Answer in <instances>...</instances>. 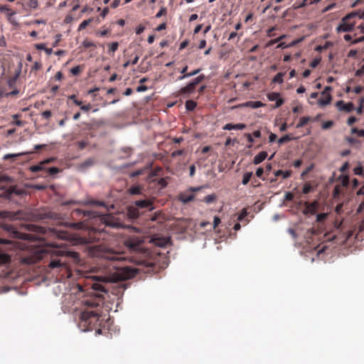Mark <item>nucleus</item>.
Wrapping results in <instances>:
<instances>
[{
  "label": "nucleus",
  "mask_w": 364,
  "mask_h": 364,
  "mask_svg": "<svg viewBox=\"0 0 364 364\" xmlns=\"http://www.w3.org/2000/svg\"><path fill=\"white\" fill-rule=\"evenodd\" d=\"M194 196L193 194L183 193L180 195L179 199L184 203H187L193 200Z\"/></svg>",
  "instance_id": "nucleus-22"
},
{
  "label": "nucleus",
  "mask_w": 364,
  "mask_h": 364,
  "mask_svg": "<svg viewBox=\"0 0 364 364\" xmlns=\"http://www.w3.org/2000/svg\"><path fill=\"white\" fill-rule=\"evenodd\" d=\"M196 87L191 83H188L186 86L180 90L181 95H190L194 92Z\"/></svg>",
  "instance_id": "nucleus-15"
},
{
  "label": "nucleus",
  "mask_w": 364,
  "mask_h": 364,
  "mask_svg": "<svg viewBox=\"0 0 364 364\" xmlns=\"http://www.w3.org/2000/svg\"><path fill=\"white\" fill-rule=\"evenodd\" d=\"M90 254L100 259L99 264L103 266L107 273L116 274V279H124L130 276L124 275L129 269L124 264L125 259L120 252L105 245H96L91 248Z\"/></svg>",
  "instance_id": "nucleus-1"
},
{
  "label": "nucleus",
  "mask_w": 364,
  "mask_h": 364,
  "mask_svg": "<svg viewBox=\"0 0 364 364\" xmlns=\"http://www.w3.org/2000/svg\"><path fill=\"white\" fill-rule=\"evenodd\" d=\"M311 120L310 117H302L299 119V123L296 124V127L297 129L304 127L308 122Z\"/></svg>",
  "instance_id": "nucleus-27"
},
{
  "label": "nucleus",
  "mask_w": 364,
  "mask_h": 364,
  "mask_svg": "<svg viewBox=\"0 0 364 364\" xmlns=\"http://www.w3.org/2000/svg\"><path fill=\"white\" fill-rule=\"evenodd\" d=\"M4 191L0 196L8 200H11L14 196H21L24 193V191L18 188L17 186H10L9 187H0Z\"/></svg>",
  "instance_id": "nucleus-6"
},
{
  "label": "nucleus",
  "mask_w": 364,
  "mask_h": 364,
  "mask_svg": "<svg viewBox=\"0 0 364 364\" xmlns=\"http://www.w3.org/2000/svg\"><path fill=\"white\" fill-rule=\"evenodd\" d=\"M11 261V257L5 253H0V264H7Z\"/></svg>",
  "instance_id": "nucleus-23"
},
{
  "label": "nucleus",
  "mask_w": 364,
  "mask_h": 364,
  "mask_svg": "<svg viewBox=\"0 0 364 364\" xmlns=\"http://www.w3.org/2000/svg\"><path fill=\"white\" fill-rule=\"evenodd\" d=\"M267 157V153L266 151H261L254 157L253 163L257 165L262 163Z\"/></svg>",
  "instance_id": "nucleus-16"
},
{
  "label": "nucleus",
  "mask_w": 364,
  "mask_h": 364,
  "mask_svg": "<svg viewBox=\"0 0 364 364\" xmlns=\"http://www.w3.org/2000/svg\"><path fill=\"white\" fill-rule=\"evenodd\" d=\"M86 306L85 311L81 313L79 323L82 331H92L101 325V306L104 303V297L102 294H95L91 295L82 301Z\"/></svg>",
  "instance_id": "nucleus-2"
},
{
  "label": "nucleus",
  "mask_w": 364,
  "mask_h": 364,
  "mask_svg": "<svg viewBox=\"0 0 364 364\" xmlns=\"http://www.w3.org/2000/svg\"><path fill=\"white\" fill-rule=\"evenodd\" d=\"M341 193V187L340 185H336L333 191V198H337Z\"/></svg>",
  "instance_id": "nucleus-42"
},
{
  "label": "nucleus",
  "mask_w": 364,
  "mask_h": 364,
  "mask_svg": "<svg viewBox=\"0 0 364 364\" xmlns=\"http://www.w3.org/2000/svg\"><path fill=\"white\" fill-rule=\"evenodd\" d=\"M166 14H167L166 8L164 6H162L160 9V10L159 11V12L156 14L155 17L159 18L161 17L162 16L166 15Z\"/></svg>",
  "instance_id": "nucleus-43"
},
{
  "label": "nucleus",
  "mask_w": 364,
  "mask_h": 364,
  "mask_svg": "<svg viewBox=\"0 0 364 364\" xmlns=\"http://www.w3.org/2000/svg\"><path fill=\"white\" fill-rule=\"evenodd\" d=\"M145 30V26H144L143 25H139L137 26L136 29V33L137 35H139L141 33H142Z\"/></svg>",
  "instance_id": "nucleus-64"
},
{
  "label": "nucleus",
  "mask_w": 364,
  "mask_h": 364,
  "mask_svg": "<svg viewBox=\"0 0 364 364\" xmlns=\"http://www.w3.org/2000/svg\"><path fill=\"white\" fill-rule=\"evenodd\" d=\"M284 101L280 97L276 100L274 108H278L284 104Z\"/></svg>",
  "instance_id": "nucleus-60"
},
{
  "label": "nucleus",
  "mask_w": 364,
  "mask_h": 364,
  "mask_svg": "<svg viewBox=\"0 0 364 364\" xmlns=\"http://www.w3.org/2000/svg\"><path fill=\"white\" fill-rule=\"evenodd\" d=\"M76 144H77L78 149L80 150L85 149L88 144L87 141H85V140L77 141Z\"/></svg>",
  "instance_id": "nucleus-49"
},
{
  "label": "nucleus",
  "mask_w": 364,
  "mask_h": 364,
  "mask_svg": "<svg viewBox=\"0 0 364 364\" xmlns=\"http://www.w3.org/2000/svg\"><path fill=\"white\" fill-rule=\"evenodd\" d=\"M59 171H60V169L57 167H50V168H47V171H46V172H48L49 175L56 174V173H59Z\"/></svg>",
  "instance_id": "nucleus-47"
},
{
  "label": "nucleus",
  "mask_w": 364,
  "mask_h": 364,
  "mask_svg": "<svg viewBox=\"0 0 364 364\" xmlns=\"http://www.w3.org/2000/svg\"><path fill=\"white\" fill-rule=\"evenodd\" d=\"M297 138L293 137L291 134H286L278 139V144L282 145L289 141L296 139Z\"/></svg>",
  "instance_id": "nucleus-25"
},
{
  "label": "nucleus",
  "mask_w": 364,
  "mask_h": 364,
  "mask_svg": "<svg viewBox=\"0 0 364 364\" xmlns=\"http://www.w3.org/2000/svg\"><path fill=\"white\" fill-rule=\"evenodd\" d=\"M322 97L318 100V105L321 107L326 106L331 103L332 97L330 93H326V95H321Z\"/></svg>",
  "instance_id": "nucleus-14"
},
{
  "label": "nucleus",
  "mask_w": 364,
  "mask_h": 364,
  "mask_svg": "<svg viewBox=\"0 0 364 364\" xmlns=\"http://www.w3.org/2000/svg\"><path fill=\"white\" fill-rule=\"evenodd\" d=\"M119 43L117 42H113L109 44V50L108 53L110 55H113L114 53L118 49Z\"/></svg>",
  "instance_id": "nucleus-30"
},
{
  "label": "nucleus",
  "mask_w": 364,
  "mask_h": 364,
  "mask_svg": "<svg viewBox=\"0 0 364 364\" xmlns=\"http://www.w3.org/2000/svg\"><path fill=\"white\" fill-rule=\"evenodd\" d=\"M73 217L75 216H80L81 215H83L84 216H90L91 212L90 211H85L80 209H75L72 211L71 213Z\"/></svg>",
  "instance_id": "nucleus-21"
},
{
  "label": "nucleus",
  "mask_w": 364,
  "mask_h": 364,
  "mask_svg": "<svg viewBox=\"0 0 364 364\" xmlns=\"http://www.w3.org/2000/svg\"><path fill=\"white\" fill-rule=\"evenodd\" d=\"M54 160H55L54 158H48L47 159H45V160L41 161L39 164H38L36 165L30 166L29 170L33 173L42 171H46L47 168H46V166L48 164L52 163L53 161H54Z\"/></svg>",
  "instance_id": "nucleus-9"
},
{
  "label": "nucleus",
  "mask_w": 364,
  "mask_h": 364,
  "mask_svg": "<svg viewBox=\"0 0 364 364\" xmlns=\"http://www.w3.org/2000/svg\"><path fill=\"white\" fill-rule=\"evenodd\" d=\"M95 164V160L92 158L86 159L85 161L82 162L79 165V168L81 170H84L85 168H87L88 167H90L93 166Z\"/></svg>",
  "instance_id": "nucleus-20"
},
{
  "label": "nucleus",
  "mask_w": 364,
  "mask_h": 364,
  "mask_svg": "<svg viewBox=\"0 0 364 364\" xmlns=\"http://www.w3.org/2000/svg\"><path fill=\"white\" fill-rule=\"evenodd\" d=\"M336 106L340 111L346 112H350L354 109V105L352 102L345 103L343 100L338 101Z\"/></svg>",
  "instance_id": "nucleus-12"
},
{
  "label": "nucleus",
  "mask_w": 364,
  "mask_h": 364,
  "mask_svg": "<svg viewBox=\"0 0 364 364\" xmlns=\"http://www.w3.org/2000/svg\"><path fill=\"white\" fill-rule=\"evenodd\" d=\"M143 240L138 237L132 236L124 241V245L129 250L139 252L141 250Z\"/></svg>",
  "instance_id": "nucleus-7"
},
{
  "label": "nucleus",
  "mask_w": 364,
  "mask_h": 364,
  "mask_svg": "<svg viewBox=\"0 0 364 364\" xmlns=\"http://www.w3.org/2000/svg\"><path fill=\"white\" fill-rule=\"evenodd\" d=\"M197 106V103L193 100H187L186 102V108L188 111H193Z\"/></svg>",
  "instance_id": "nucleus-31"
},
{
  "label": "nucleus",
  "mask_w": 364,
  "mask_h": 364,
  "mask_svg": "<svg viewBox=\"0 0 364 364\" xmlns=\"http://www.w3.org/2000/svg\"><path fill=\"white\" fill-rule=\"evenodd\" d=\"M351 132L353 134H356L358 136H364V130L363 129H358L356 127L352 128Z\"/></svg>",
  "instance_id": "nucleus-46"
},
{
  "label": "nucleus",
  "mask_w": 364,
  "mask_h": 364,
  "mask_svg": "<svg viewBox=\"0 0 364 364\" xmlns=\"http://www.w3.org/2000/svg\"><path fill=\"white\" fill-rule=\"evenodd\" d=\"M26 6L29 9H35L38 7V3L37 0H28L26 2Z\"/></svg>",
  "instance_id": "nucleus-35"
},
{
  "label": "nucleus",
  "mask_w": 364,
  "mask_h": 364,
  "mask_svg": "<svg viewBox=\"0 0 364 364\" xmlns=\"http://www.w3.org/2000/svg\"><path fill=\"white\" fill-rule=\"evenodd\" d=\"M351 13H355L356 14V15L355 16V20H356V18L364 19V11L357 10V11H353Z\"/></svg>",
  "instance_id": "nucleus-44"
},
{
  "label": "nucleus",
  "mask_w": 364,
  "mask_h": 364,
  "mask_svg": "<svg viewBox=\"0 0 364 364\" xmlns=\"http://www.w3.org/2000/svg\"><path fill=\"white\" fill-rule=\"evenodd\" d=\"M128 215L130 218L136 219L140 215L139 208L136 207H130L128 209Z\"/></svg>",
  "instance_id": "nucleus-19"
},
{
  "label": "nucleus",
  "mask_w": 364,
  "mask_h": 364,
  "mask_svg": "<svg viewBox=\"0 0 364 364\" xmlns=\"http://www.w3.org/2000/svg\"><path fill=\"white\" fill-rule=\"evenodd\" d=\"M312 190V186L309 183L304 184L302 192L304 194L310 193Z\"/></svg>",
  "instance_id": "nucleus-50"
},
{
  "label": "nucleus",
  "mask_w": 364,
  "mask_h": 364,
  "mask_svg": "<svg viewBox=\"0 0 364 364\" xmlns=\"http://www.w3.org/2000/svg\"><path fill=\"white\" fill-rule=\"evenodd\" d=\"M112 218L109 215L105 216L102 218L103 223L105 224L106 226L109 227H117V223L111 221Z\"/></svg>",
  "instance_id": "nucleus-28"
},
{
  "label": "nucleus",
  "mask_w": 364,
  "mask_h": 364,
  "mask_svg": "<svg viewBox=\"0 0 364 364\" xmlns=\"http://www.w3.org/2000/svg\"><path fill=\"white\" fill-rule=\"evenodd\" d=\"M134 205L139 209H147L151 211L154 209V199L138 200L134 202Z\"/></svg>",
  "instance_id": "nucleus-8"
},
{
  "label": "nucleus",
  "mask_w": 364,
  "mask_h": 364,
  "mask_svg": "<svg viewBox=\"0 0 364 364\" xmlns=\"http://www.w3.org/2000/svg\"><path fill=\"white\" fill-rule=\"evenodd\" d=\"M129 193L131 195H139L141 193V187L140 186H132L129 189Z\"/></svg>",
  "instance_id": "nucleus-29"
},
{
  "label": "nucleus",
  "mask_w": 364,
  "mask_h": 364,
  "mask_svg": "<svg viewBox=\"0 0 364 364\" xmlns=\"http://www.w3.org/2000/svg\"><path fill=\"white\" fill-rule=\"evenodd\" d=\"M355 15V13H349L343 16L336 28V32L341 33L352 31L356 24Z\"/></svg>",
  "instance_id": "nucleus-4"
},
{
  "label": "nucleus",
  "mask_w": 364,
  "mask_h": 364,
  "mask_svg": "<svg viewBox=\"0 0 364 364\" xmlns=\"http://www.w3.org/2000/svg\"><path fill=\"white\" fill-rule=\"evenodd\" d=\"M280 97L279 92H271L267 95L268 100L269 101H276Z\"/></svg>",
  "instance_id": "nucleus-39"
},
{
  "label": "nucleus",
  "mask_w": 364,
  "mask_h": 364,
  "mask_svg": "<svg viewBox=\"0 0 364 364\" xmlns=\"http://www.w3.org/2000/svg\"><path fill=\"white\" fill-rule=\"evenodd\" d=\"M349 183V177L348 176H344L342 178L341 184L343 186H348Z\"/></svg>",
  "instance_id": "nucleus-58"
},
{
  "label": "nucleus",
  "mask_w": 364,
  "mask_h": 364,
  "mask_svg": "<svg viewBox=\"0 0 364 364\" xmlns=\"http://www.w3.org/2000/svg\"><path fill=\"white\" fill-rule=\"evenodd\" d=\"M356 122H357V118L355 117L352 116L348 119L347 123H348V125L351 126Z\"/></svg>",
  "instance_id": "nucleus-63"
},
{
  "label": "nucleus",
  "mask_w": 364,
  "mask_h": 364,
  "mask_svg": "<svg viewBox=\"0 0 364 364\" xmlns=\"http://www.w3.org/2000/svg\"><path fill=\"white\" fill-rule=\"evenodd\" d=\"M82 71V67L81 65H77L70 69V73L73 75L77 76Z\"/></svg>",
  "instance_id": "nucleus-34"
},
{
  "label": "nucleus",
  "mask_w": 364,
  "mask_h": 364,
  "mask_svg": "<svg viewBox=\"0 0 364 364\" xmlns=\"http://www.w3.org/2000/svg\"><path fill=\"white\" fill-rule=\"evenodd\" d=\"M265 106L264 103L260 101H248L244 103L239 104L232 107V109L241 108V107H250L257 109Z\"/></svg>",
  "instance_id": "nucleus-10"
},
{
  "label": "nucleus",
  "mask_w": 364,
  "mask_h": 364,
  "mask_svg": "<svg viewBox=\"0 0 364 364\" xmlns=\"http://www.w3.org/2000/svg\"><path fill=\"white\" fill-rule=\"evenodd\" d=\"M63 226L73 230H80L83 228L84 225L82 222L79 223H65Z\"/></svg>",
  "instance_id": "nucleus-18"
},
{
  "label": "nucleus",
  "mask_w": 364,
  "mask_h": 364,
  "mask_svg": "<svg viewBox=\"0 0 364 364\" xmlns=\"http://www.w3.org/2000/svg\"><path fill=\"white\" fill-rule=\"evenodd\" d=\"M205 77L204 75H200L199 76L193 79V80L191 82L196 87L197 85H198L205 80Z\"/></svg>",
  "instance_id": "nucleus-37"
},
{
  "label": "nucleus",
  "mask_w": 364,
  "mask_h": 364,
  "mask_svg": "<svg viewBox=\"0 0 364 364\" xmlns=\"http://www.w3.org/2000/svg\"><path fill=\"white\" fill-rule=\"evenodd\" d=\"M158 183L162 188H165L167 186V184H168L165 178H160L159 180Z\"/></svg>",
  "instance_id": "nucleus-62"
},
{
  "label": "nucleus",
  "mask_w": 364,
  "mask_h": 364,
  "mask_svg": "<svg viewBox=\"0 0 364 364\" xmlns=\"http://www.w3.org/2000/svg\"><path fill=\"white\" fill-rule=\"evenodd\" d=\"M92 105L90 103H88L87 105H82L80 107V109L83 112H88L92 109Z\"/></svg>",
  "instance_id": "nucleus-54"
},
{
  "label": "nucleus",
  "mask_w": 364,
  "mask_h": 364,
  "mask_svg": "<svg viewBox=\"0 0 364 364\" xmlns=\"http://www.w3.org/2000/svg\"><path fill=\"white\" fill-rule=\"evenodd\" d=\"M355 175L361 176L363 173V169L362 166H357L353 169Z\"/></svg>",
  "instance_id": "nucleus-51"
},
{
  "label": "nucleus",
  "mask_w": 364,
  "mask_h": 364,
  "mask_svg": "<svg viewBox=\"0 0 364 364\" xmlns=\"http://www.w3.org/2000/svg\"><path fill=\"white\" fill-rule=\"evenodd\" d=\"M49 231L51 232L52 235L56 237L63 240L70 241L73 242L74 244H77L78 242H82L83 239L78 237L75 234L70 232L68 230H64L62 229L58 228H52L50 229Z\"/></svg>",
  "instance_id": "nucleus-5"
},
{
  "label": "nucleus",
  "mask_w": 364,
  "mask_h": 364,
  "mask_svg": "<svg viewBox=\"0 0 364 364\" xmlns=\"http://www.w3.org/2000/svg\"><path fill=\"white\" fill-rule=\"evenodd\" d=\"M216 199V196L215 194H210V195H208L207 196H205L203 201H204L205 203H211L213 202H214Z\"/></svg>",
  "instance_id": "nucleus-38"
},
{
  "label": "nucleus",
  "mask_w": 364,
  "mask_h": 364,
  "mask_svg": "<svg viewBox=\"0 0 364 364\" xmlns=\"http://www.w3.org/2000/svg\"><path fill=\"white\" fill-rule=\"evenodd\" d=\"M252 176V172L245 173L243 176V178H242V184L247 185L249 183V181H250Z\"/></svg>",
  "instance_id": "nucleus-36"
},
{
  "label": "nucleus",
  "mask_w": 364,
  "mask_h": 364,
  "mask_svg": "<svg viewBox=\"0 0 364 364\" xmlns=\"http://www.w3.org/2000/svg\"><path fill=\"white\" fill-rule=\"evenodd\" d=\"M327 218L326 213H319L316 216V220L319 223L323 222Z\"/></svg>",
  "instance_id": "nucleus-52"
},
{
  "label": "nucleus",
  "mask_w": 364,
  "mask_h": 364,
  "mask_svg": "<svg viewBox=\"0 0 364 364\" xmlns=\"http://www.w3.org/2000/svg\"><path fill=\"white\" fill-rule=\"evenodd\" d=\"M321 61V59L320 58H315L314 59L311 63H310V66L313 68H316L320 63Z\"/></svg>",
  "instance_id": "nucleus-59"
},
{
  "label": "nucleus",
  "mask_w": 364,
  "mask_h": 364,
  "mask_svg": "<svg viewBox=\"0 0 364 364\" xmlns=\"http://www.w3.org/2000/svg\"><path fill=\"white\" fill-rule=\"evenodd\" d=\"M41 114L44 119H48L52 116V112L50 110H46Z\"/></svg>",
  "instance_id": "nucleus-57"
},
{
  "label": "nucleus",
  "mask_w": 364,
  "mask_h": 364,
  "mask_svg": "<svg viewBox=\"0 0 364 364\" xmlns=\"http://www.w3.org/2000/svg\"><path fill=\"white\" fill-rule=\"evenodd\" d=\"M333 124H334L333 122L331 121V120H328V121L324 122L321 124V128L323 129H328L331 128L333 126Z\"/></svg>",
  "instance_id": "nucleus-41"
},
{
  "label": "nucleus",
  "mask_w": 364,
  "mask_h": 364,
  "mask_svg": "<svg viewBox=\"0 0 364 364\" xmlns=\"http://www.w3.org/2000/svg\"><path fill=\"white\" fill-rule=\"evenodd\" d=\"M285 200H287V201H290V200H292L294 198V196L292 193L291 192H287L285 194Z\"/></svg>",
  "instance_id": "nucleus-61"
},
{
  "label": "nucleus",
  "mask_w": 364,
  "mask_h": 364,
  "mask_svg": "<svg viewBox=\"0 0 364 364\" xmlns=\"http://www.w3.org/2000/svg\"><path fill=\"white\" fill-rule=\"evenodd\" d=\"M5 13L8 18V20L10 21H11V18L16 14V12L14 11H13L12 9H11L10 8H9V11H6V12H5Z\"/></svg>",
  "instance_id": "nucleus-56"
},
{
  "label": "nucleus",
  "mask_w": 364,
  "mask_h": 364,
  "mask_svg": "<svg viewBox=\"0 0 364 364\" xmlns=\"http://www.w3.org/2000/svg\"><path fill=\"white\" fill-rule=\"evenodd\" d=\"M87 204H91V205H97V206H103V207H105V204L104 202L102 201H99V200H89L86 203Z\"/></svg>",
  "instance_id": "nucleus-45"
},
{
  "label": "nucleus",
  "mask_w": 364,
  "mask_h": 364,
  "mask_svg": "<svg viewBox=\"0 0 364 364\" xmlns=\"http://www.w3.org/2000/svg\"><path fill=\"white\" fill-rule=\"evenodd\" d=\"M37 217L40 220H44V219H53L55 220H58L60 219V215L58 213L51 212V211H43L40 212L37 214Z\"/></svg>",
  "instance_id": "nucleus-11"
},
{
  "label": "nucleus",
  "mask_w": 364,
  "mask_h": 364,
  "mask_svg": "<svg viewBox=\"0 0 364 364\" xmlns=\"http://www.w3.org/2000/svg\"><path fill=\"white\" fill-rule=\"evenodd\" d=\"M92 288H93V289L99 291H102V292L105 291V288L101 284H94L92 285Z\"/></svg>",
  "instance_id": "nucleus-55"
},
{
  "label": "nucleus",
  "mask_w": 364,
  "mask_h": 364,
  "mask_svg": "<svg viewBox=\"0 0 364 364\" xmlns=\"http://www.w3.org/2000/svg\"><path fill=\"white\" fill-rule=\"evenodd\" d=\"M21 117V114H16L12 116V118L15 119L14 121L11 122V124L14 125H16L18 127H23L26 124L24 121L18 120V118Z\"/></svg>",
  "instance_id": "nucleus-26"
},
{
  "label": "nucleus",
  "mask_w": 364,
  "mask_h": 364,
  "mask_svg": "<svg viewBox=\"0 0 364 364\" xmlns=\"http://www.w3.org/2000/svg\"><path fill=\"white\" fill-rule=\"evenodd\" d=\"M247 212L246 209H242L241 213L238 215L237 220L240 222H242L243 220L247 217Z\"/></svg>",
  "instance_id": "nucleus-40"
},
{
  "label": "nucleus",
  "mask_w": 364,
  "mask_h": 364,
  "mask_svg": "<svg viewBox=\"0 0 364 364\" xmlns=\"http://www.w3.org/2000/svg\"><path fill=\"white\" fill-rule=\"evenodd\" d=\"M284 75V73H277L273 78L272 82H277L279 84H282L284 82L283 77Z\"/></svg>",
  "instance_id": "nucleus-33"
},
{
  "label": "nucleus",
  "mask_w": 364,
  "mask_h": 364,
  "mask_svg": "<svg viewBox=\"0 0 364 364\" xmlns=\"http://www.w3.org/2000/svg\"><path fill=\"white\" fill-rule=\"evenodd\" d=\"M82 46L85 48H91V47H93V48L96 47V46L94 43H92L90 41H87V40L83 41Z\"/></svg>",
  "instance_id": "nucleus-48"
},
{
  "label": "nucleus",
  "mask_w": 364,
  "mask_h": 364,
  "mask_svg": "<svg viewBox=\"0 0 364 364\" xmlns=\"http://www.w3.org/2000/svg\"><path fill=\"white\" fill-rule=\"evenodd\" d=\"M304 205V214H314L318 208V203L316 201H314L312 203L306 202Z\"/></svg>",
  "instance_id": "nucleus-13"
},
{
  "label": "nucleus",
  "mask_w": 364,
  "mask_h": 364,
  "mask_svg": "<svg viewBox=\"0 0 364 364\" xmlns=\"http://www.w3.org/2000/svg\"><path fill=\"white\" fill-rule=\"evenodd\" d=\"M291 171H282V170H278L274 172V176L276 177L277 176H282L283 178H287L291 176Z\"/></svg>",
  "instance_id": "nucleus-24"
},
{
  "label": "nucleus",
  "mask_w": 364,
  "mask_h": 364,
  "mask_svg": "<svg viewBox=\"0 0 364 364\" xmlns=\"http://www.w3.org/2000/svg\"><path fill=\"white\" fill-rule=\"evenodd\" d=\"M51 255V257H60V258L53 259L50 263L48 264V267L50 269L55 268H65V262L62 260L61 257H63L65 255H70L73 258H78V253L75 252H68L64 250H62L58 247V245H52L46 247H36L33 252L30 255L23 256L21 257V262L26 264H34L38 262L39 260L43 259L46 255Z\"/></svg>",
  "instance_id": "nucleus-3"
},
{
  "label": "nucleus",
  "mask_w": 364,
  "mask_h": 364,
  "mask_svg": "<svg viewBox=\"0 0 364 364\" xmlns=\"http://www.w3.org/2000/svg\"><path fill=\"white\" fill-rule=\"evenodd\" d=\"M93 18H90L89 19L82 21L79 25L78 31H82L85 29L91 22L93 21Z\"/></svg>",
  "instance_id": "nucleus-32"
},
{
  "label": "nucleus",
  "mask_w": 364,
  "mask_h": 364,
  "mask_svg": "<svg viewBox=\"0 0 364 364\" xmlns=\"http://www.w3.org/2000/svg\"><path fill=\"white\" fill-rule=\"evenodd\" d=\"M245 127H246V124H242V123H239V124H233V129H235V130H242Z\"/></svg>",
  "instance_id": "nucleus-53"
},
{
  "label": "nucleus",
  "mask_w": 364,
  "mask_h": 364,
  "mask_svg": "<svg viewBox=\"0 0 364 364\" xmlns=\"http://www.w3.org/2000/svg\"><path fill=\"white\" fill-rule=\"evenodd\" d=\"M152 241L155 245L164 247H166V245L168 243L169 239L164 238V237H162V238L158 237V238L152 239Z\"/></svg>",
  "instance_id": "nucleus-17"
}]
</instances>
